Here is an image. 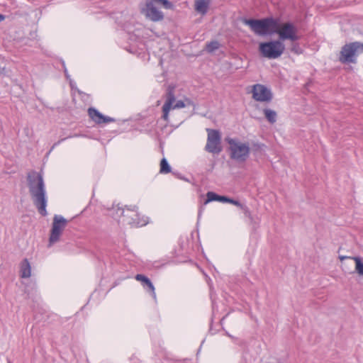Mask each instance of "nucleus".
<instances>
[{
  "instance_id": "nucleus-1",
  "label": "nucleus",
  "mask_w": 363,
  "mask_h": 363,
  "mask_svg": "<svg viewBox=\"0 0 363 363\" xmlns=\"http://www.w3.org/2000/svg\"><path fill=\"white\" fill-rule=\"evenodd\" d=\"M30 194L35 204H46L45 184L42 175L32 171L27 176Z\"/></svg>"
},
{
  "instance_id": "nucleus-2",
  "label": "nucleus",
  "mask_w": 363,
  "mask_h": 363,
  "mask_svg": "<svg viewBox=\"0 0 363 363\" xmlns=\"http://www.w3.org/2000/svg\"><path fill=\"white\" fill-rule=\"evenodd\" d=\"M243 23L248 26L251 30L257 35H272L276 32L277 19L267 17L260 19H244Z\"/></svg>"
},
{
  "instance_id": "nucleus-3",
  "label": "nucleus",
  "mask_w": 363,
  "mask_h": 363,
  "mask_svg": "<svg viewBox=\"0 0 363 363\" xmlns=\"http://www.w3.org/2000/svg\"><path fill=\"white\" fill-rule=\"evenodd\" d=\"M225 141L229 145L230 157L239 162H245L249 157L250 148L248 143H242L238 139L226 138Z\"/></svg>"
},
{
  "instance_id": "nucleus-4",
  "label": "nucleus",
  "mask_w": 363,
  "mask_h": 363,
  "mask_svg": "<svg viewBox=\"0 0 363 363\" xmlns=\"http://www.w3.org/2000/svg\"><path fill=\"white\" fill-rule=\"evenodd\" d=\"M361 53H363V43L352 42L342 47L338 59L342 64H356L357 57Z\"/></svg>"
},
{
  "instance_id": "nucleus-5",
  "label": "nucleus",
  "mask_w": 363,
  "mask_h": 363,
  "mask_svg": "<svg viewBox=\"0 0 363 363\" xmlns=\"http://www.w3.org/2000/svg\"><path fill=\"white\" fill-rule=\"evenodd\" d=\"M284 50V43L279 40L260 43L259 45V52L262 56L268 59L279 57Z\"/></svg>"
},
{
  "instance_id": "nucleus-6",
  "label": "nucleus",
  "mask_w": 363,
  "mask_h": 363,
  "mask_svg": "<svg viewBox=\"0 0 363 363\" xmlns=\"http://www.w3.org/2000/svg\"><path fill=\"white\" fill-rule=\"evenodd\" d=\"M275 30V33L278 34L279 40L281 42L286 40L294 42L300 39V36L297 34V28L291 22H286L280 24L277 20V25Z\"/></svg>"
},
{
  "instance_id": "nucleus-7",
  "label": "nucleus",
  "mask_w": 363,
  "mask_h": 363,
  "mask_svg": "<svg viewBox=\"0 0 363 363\" xmlns=\"http://www.w3.org/2000/svg\"><path fill=\"white\" fill-rule=\"evenodd\" d=\"M207 143L205 150L213 154H220L222 150L221 133L218 130L207 128Z\"/></svg>"
},
{
  "instance_id": "nucleus-8",
  "label": "nucleus",
  "mask_w": 363,
  "mask_h": 363,
  "mask_svg": "<svg viewBox=\"0 0 363 363\" xmlns=\"http://www.w3.org/2000/svg\"><path fill=\"white\" fill-rule=\"evenodd\" d=\"M174 89L175 86L174 85H169L167 90V99L164 103V104L162 106V118L164 121H167L169 118V112L171 108L176 109V108H181L185 107V104L183 101L179 100L177 101L174 105H173L174 102L175 101V96H174Z\"/></svg>"
},
{
  "instance_id": "nucleus-9",
  "label": "nucleus",
  "mask_w": 363,
  "mask_h": 363,
  "mask_svg": "<svg viewBox=\"0 0 363 363\" xmlns=\"http://www.w3.org/2000/svg\"><path fill=\"white\" fill-rule=\"evenodd\" d=\"M126 210L116 206L117 211L121 213V216H128L131 218L130 223L135 227H143L150 222V218L144 215H140L136 210V206H130Z\"/></svg>"
},
{
  "instance_id": "nucleus-10",
  "label": "nucleus",
  "mask_w": 363,
  "mask_h": 363,
  "mask_svg": "<svg viewBox=\"0 0 363 363\" xmlns=\"http://www.w3.org/2000/svg\"><path fill=\"white\" fill-rule=\"evenodd\" d=\"M67 220L60 215L53 217L52 228L49 237V245H52L60 240V236L65 228Z\"/></svg>"
},
{
  "instance_id": "nucleus-11",
  "label": "nucleus",
  "mask_w": 363,
  "mask_h": 363,
  "mask_svg": "<svg viewBox=\"0 0 363 363\" xmlns=\"http://www.w3.org/2000/svg\"><path fill=\"white\" fill-rule=\"evenodd\" d=\"M252 98L257 101L269 102L272 99V93L265 86L257 84L253 86Z\"/></svg>"
},
{
  "instance_id": "nucleus-12",
  "label": "nucleus",
  "mask_w": 363,
  "mask_h": 363,
  "mask_svg": "<svg viewBox=\"0 0 363 363\" xmlns=\"http://www.w3.org/2000/svg\"><path fill=\"white\" fill-rule=\"evenodd\" d=\"M143 13H145L147 18L152 21H159L164 18L162 12L154 6L152 1L146 2L145 8L143 9Z\"/></svg>"
},
{
  "instance_id": "nucleus-13",
  "label": "nucleus",
  "mask_w": 363,
  "mask_h": 363,
  "mask_svg": "<svg viewBox=\"0 0 363 363\" xmlns=\"http://www.w3.org/2000/svg\"><path fill=\"white\" fill-rule=\"evenodd\" d=\"M212 201H218L221 203H230L231 204L234 205H238L240 204L238 201L234 200L233 199H230L226 196H220L215 192L213 191H208L206 194V199L203 202V204H207L209 202Z\"/></svg>"
},
{
  "instance_id": "nucleus-14",
  "label": "nucleus",
  "mask_w": 363,
  "mask_h": 363,
  "mask_svg": "<svg viewBox=\"0 0 363 363\" xmlns=\"http://www.w3.org/2000/svg\"><path fill=\"white\" fill-rule=\"evenodd\" d=\"M135 279L137 281H140L142 286L146 290V291L148 292L154 299H156L155 286L151 280L147 277L141 274H138L135 275Z\"/></svg>"
},
{
  "instance_id": "nucleus-15",
  "label": "nucleus",
  "mask_w": 363,
  "mask_h": 363,
  "mask_svg": "<svg viewBox=\"0 0 363 363\" xmlns=\"http://www.w3.org/2000/svg\"><path fill=\"white\" fill-rule=\"evenodd\" d=\"M31 275V267L28 259L25 258L21 263V277L28 278Z\"/></svg>"
},
{
  "instance_id": "nucleus-16",
  "label": "nucleus",
  "mask_w": 363,
  "mask_h": 363,
  "mask_svg": "<svg viewBox=\"0 0 363 363\" xmlns=\"http://www.w3.org/2000/svg\"><path fill=\"white\" fill-rule=\"evenodd\" d=\"M89 117L97 124H101L104 118V115L94 108H89L88 109Z\"/></svg>"
},
{
  "instance_id": "nucleus-17",
  "label": "nucleus",
  "mask_w": 363,
  "mask_h": 363,
  "mask_svg": "<svg viewBox=\"0 0 363 363\" xmlns=\"http://www.w3.org/2000/svg\"><path fill=\"white\" fill-rule=\"evenodd\" d=\"M208 7V2L206 0H196L195 9L196 11L201 14H205L207 12Z\"/></svg>"
},
{
  "instance_id": "nucleus-18",
  "label": "nucleus",
  "mask_w": 363,
  "mask_h": 363,
  "mask_svg": "<svg viewBox=\"0 0 363 363\" xmlns=\"http://www.w3.org/2000/svg\"><path fill=\"white\" fill-rule=\"evenodd\" d=\"M240 209L242 211V212L245 214L246 216H248L250 218V222L256 223L257 221L259 220L258 216L256 215L252 214L253 210L250 209L248 211L247 206H238Z\"/></svg>"
},
{
  "instance_id": "nucleus-19",
  "label": "nucleus",
  "mask_w": 363,
  "mask_h": 363,
  "mask_svg": "<svg viewBox=\"0 0 363 363\" xmlns=\"http://www.w3.org/2000/svg\"><path fill=\"white\" fill-rule=\"evenodd\" d=\"M352 259L355 262V270L357 273L363 277V259L360 257H353Z\"/></svg>"
},
{
  "instance_id": "nucleus-20",
  "label": "nucleus",
  "mask_w": 363,
  "mask_h": 363,
  "mask_svg": "<svg viewBox=\"0 0 363 363\" xmlns=\"http://www.w3.org/2000/svg\"><path fill=\"white\" fill-rule=\"evenodd\" d=\"M264 114L265 116V118L267 119V121L273 124L277 121V113L274 111H272L271 109L265 108L263 111Z\"/></svg>"
},
{
  "instance_id": "nucleus-21",
  "label": "nucleus",
  "mask_w": 363,
  "mask_h": 363,
  "mask_svg": "<svg viewBox=\"0 0 363 363\" xmlns=\"http://www.w3.org/2000/svg\"><path fill=\"white\" fill-rule=\"evenodd\" d=\"M160 172L161 174H167L171 172V167L169 166L166 158H162L160 161Z\"/></svg>"
},
{
  "instance_id": "nucleus-22",
  "label": "nucleus",
  "mask_w": 363,
  "mask_h": 363,
  "mask_svg": "<svg viewBox=\"0 0 363 363\" xmlns=\"http://www.w3.org/2000/svg\"><path fill=\"white\" fill-rule=\"evenodd\" d=\"M220 47V43L216 40L211 41L208 43L206 45V50L208 52H213L215 50H218Z\"/></svg>"
},
{
  "instance_id": "nucleus-23",
  "label": "nucleus",
  "mask_w": 363,
  "mask_h": 363,
  "mask_svg": "<svg viewBox=\"0 0 363 363\" xmlns=\"http://www.w3.org/2000/svg\"><path fill=\"white\" fill-rule=\"evenodd\" d=\"M291 51L295 54H301L303 50L300 47L299 44L296 41L291 42Z\"/></svg>"
},
{
  "instance_id": "nucleus-24",
  "label": "nucleus",
  "mask_w": 363,
  "mask_h": 363,
  "mask_svg": "<svg viewBox=\"0 0 363 363\" xmlns=\"http://www.w3.org/2000/svg\"><path fill=\"white\" fill-rule=\"evenodd\" d=\"M115 121H116L115 118L109 117V116H104V118L102 120V123H112V122H115Z\"/></svg>"
},
{
  "instance_id": "nucleus-25",
  "label": "nucleus",
  "mask_w": 363,
  "mask_h": 363,
  "mask_svg": "<svg viewBox=\"0 0 363 363\" xmlns=\"http://www.w3.org/2000/svg\"><path fill=\"white\" fill-rule=\"evenodd\" d=\"M46 206H38V211L43 216H46Z\"/></svg>"
},
{
  "instance_id": "nucleus-26",
  "label": "nucleus",
  "mask_w": 363,
  "mask_h": 363,
  "mask_svg": "<svg viewBox=\"0 0 363 363\" xmlns=\"http://www.w3.org/2000/svg\"><path fill=\"white\" fill-rule=\"evenodd\" d=\"M353 257H347V256H342V255H340L339 256V259L340 260H344L345 259H352Z\"/></svg>"
},
{
  "instance_id": "nucleus-27",
  "label": "nucleus",
  "mask_w": 363,
  "mask_h": 363,
  "mask_svg": "<svg viewBox=\"0 0 363 363\" xmlns=\"http://www.w3.org/2000/svg\"><path fill=\"white\" fill-rule=\"evenodd\" d=\"M5 19V16L0 13V22L3 21Z\"/></svg>"
},
{
  "instance_id": "nucleus-28",
  "label": "nucleus",
  "mask_w": 363,
  "mask_h": 363,
  "mask_svg": "<svg viewBox=\"0 0 363 363\" xmlns=\"http://www.w3.org/2000/svg\"><path fill=\"white\" fill-rule=\"evenodd\" d=\"M65 140V138H63V139H62L61 140L57 141V143H55V144L53 145L52 148H53L56 145L59 144L61 141H62V140Z\"/></svg>"
},
{
  "instance_id": "nucleus-29",
  "label": "nucleus",
  "mask_w": 363,
  "mask_h": 363,
  "mask_svg": "<svg viewBox=\"0 0 363 363\" xmlns=\"http://www.w3.org/2000/svg\"><path fill=\"white\" fill-rule=\"evenodd\" d=\"M201 209H199V216H201Z\"/></svg>"
},
{
  "instance_id": "nucleus-30",
  "label": "nucleus",
  "mask_w": 363,
  "mask_h": 363,
  "mask_svg": "<svg viewBox=\"0 0 363 363\" xmlns=\"http://www.w3.org/2000/svg\"><path fill=\"white\" fill-rule=\"evenodd\" d=\"M27 298H30V295H29V294H28V295H27Z\"/></svg>"
}]
</instances>
